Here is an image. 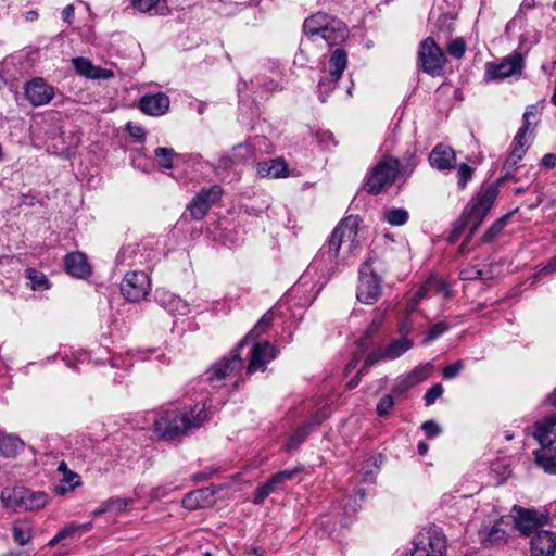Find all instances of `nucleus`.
I'll return each instance as SVG.
<instances>
[{
	"instance_id": "nucleus-1",
	"label": "nucleus",
	"mask_w": 556,
	"mask_h": 556,
	"mask_svg": "<svg viewBox=\"0 0 556 556\" xmlns=\"http://www.w3.org/2000/svg\"><path fill=\"white\" fill-rule=\"evenodd\" d=\"M208 419L206 406L198 403L184 409L165 410L153 422L154 432L163 440L173 441L202 427Z\"/></svg>"
},
{
	"instance_id": "nucleus-2",
	"label": "nucleus",
	"mask_w": 556,
	"mask_h": 556,
	"mask_svg": "<svg viewBox=\"0 0 556 556\" xmlns=\"http://www.w3.org/2000/svg\"><path fill=\"white\" fill-rule=\"evenodd\" d=\"M358 222L356 217L344 218L332 231L326 245L320 250V256L326 258L333 268L340 260L352 256L359 249L357 241Z\"/></svg>"
},
{
	"instance_id": "nucleus-3",
	"label": "nucleus",
	"mask_w": 556,
	"mask_h": 556,
	"mask_svg": "<svg viewBox=\"0 0 556 556\" xmlns=\"http://www.w3.org/2000/svg\"><path fill=\"white\" fill-rule=\"evenodd\" d=\"M303 31L311 40L321 39L329 47L340 45L349 37L345 23L326 12H316L305 18Z\"/></svg>"
},
{
	"instance_id": "nucleus-4",
	"label": "nucleus",
	"mask_w": 556,
	"mask_h": 556,
	"mask_svg": "<svg viewBox=\"0 0 556 556\" xmlns=\"http://www.w3.org/2000/svg\"><path fill=\"white\" fill-rule=\"evenodd\" d=\"M497 194V188L490 186L482 194L472 201L469 210L463 214V216L470 223L471 227L462 247H464L476 233L495 202Z\"/></svg>"
},
{
	"instance_id": "nucleus-5",
	"label": "nucleus",
	"mask_w": 556,
	"mask_h": 556,
	"mask_svg": "<svg viewBox=\"0 0 556 556\" xmlns=\"http://www.w3.org/2000/svg\"><path fill=\"white\" fill-rule=\"evenodd\" d=\"M400 173V163L396 159L384 157L370 172L367 179V190L378 194L386 187L391 186Z\"/></svg>"
},
{
	"instance_id": "nucleus-6",
	"label": "nucleus",
	"mask_w": 556,
	"mask_h": 556,
	"mask_svg": "<svg viewBox=\"0 0 556 556\" xmlns=\"http://www.w3.org/2000/svg\"><path fill=\"white\" fill-rule=\"evenodd\" d=\"M418 63L420 68L435 77L439 76L446 63L443 50L437 45L432 37H427L419 45Z\"/></svg>"
},
{
	"instance_id": "nucleus-7",
	"label": "nucleus",
	"mask_w": 556,
	"mask_h": 556,
	"mask_svg": "<svg viewBox=\"0 0 556 556\" xmlns=\"http://www.w3.org/2000/svg\"><path fill=\"white\" fill-rule=\"evenodd\" d=\"M445 538L442 531L431 527L418 534L414 548L406 556H446Z\"/></svg>"
},
{
	"instance_id": "nucleus-8",
	"label": "nucleus",
	"mask_w": 556,
	"mask_h": 556,
	"mask_svg": "<svg viewBox=\"0 0 556 556\" xmlns=\"http://www.w3.org/2000/svg\"><path fill=\"white\" fill-rule=\"evenodd\" d=\"M381 295V279L370 269L369 261L362 264L359 268V283L356 298L364 304H374Z\"/></svg>"
},
{
	"instance_id": "nucleus-9",
	"label": "nucleus",
	"mask_w": 556,
	"mask_h": 556,
	"mask_svg": "<svg viewBox=\"0 0 556 556\" xmlns=\"http://www.w3.org/2000/svg\"><path fill=\"white\" fill-rule=\"evenodd\" d=\"M523 68V59L520 53H513L500 63H486L485 81L503 80L511 76H520Z\"/></svg>"
},
{
	"instance_id": "nucleus-10",
	"label": "nucleus",
	"mask_w": 556,
	"mask_h": 556,
	"mask_svg": "<svg viewBox=\"0 0 556 556\" xmlns=\"http://www.w3.org/2000/svg\"><path fill=\"white\" fill-rule=\"evenodd\" d=\"M151 289L150 278L143 271L127 273L121 283L122 294L130 302L143 300Z\"/></svg>"
},
{
	"instance_id": "nucleus-11",
	"label": "nucleus",
	"mask_w": 556,
	"mask_h": 556,
	"mask_svg": "<svg viewBox=\"0 0 556 556\" xmlns=\"http://www.w3.org/2000/svg\"><path fill=\"white\" fill-rule=\"evenodd\" d=\"M515 528L525 536H533L536 531H541L542 526L547 520L543 515H539L534 509H527L515 505L513 507Z\"/></svg>"
},
{
	"instance_id": "nucleus-12",
	"label": "nucleus",
	"mask_w": 556,
	"mask_h": 556,
	"mask_svg": "<svg viewBox=\"0 0 556 556\" xmlns=\"http://www.w3.org/2000/svg\"><path fill=\"white\" fill-rule=\"evenodd\" d=\"M223 189L220 186H212L198 192L188 204V211L195 220H201L207 214L208 210L222 197Z\"/></svg>"
},
{
	"instance_id": "nucleus-13",
	"label": "nucleus",
	"mask_w": 556,
	"mask_h": 556,
	"mask_svg": "<svg viewBox=\"0 0 556 556\" xmlns=\"http://www.w3.org/2000/svg\"><path fill=\"white\" fill-rule=\"evenodd\" d=\"M26 99L34 106H42L51 102L55 96L54 87L49 85L43 78L36 77L27 81L24 87Z\"/></svg>"
},
{
	"instance_id": "nucleus-14",
	"label": "nucleus",
	"mask_w": 556,
	"mask_h": 556,
	"mask_svg": "<svg viewBox=\"0 0 556 556\" xmlns=\"http://www.w3.org/2000/svg\"><path fill=\"white\" fill-rule=\"evenodd\" d=\"M242 346L243 343H240L230 357H225L213 365L212 368L207 371V380L220 381L231 375L233 371L241 369L243 362L239 351L242 349Z\"/></svg>"
},
{
	"instance_id": "nucleus-15",
	"label": "nucleus",
	"mask_w": 556,
	"mask_h": 556,
	"mask_svg": "<svg viewBox=\"0 0 556 556\" xmlns=\"http://www.w3.org/2000/svg\"><path fill=\"white\" fill-rule=\"evenodd\" d=\"M277 352V349L267 341L254 344L251 351L248 372L264 371L266 365L276 357Z\"/></svg>"
},
{
	"instance_id": "nucleus-16",
	"label": "nucleus",
	"mask_w": 556,
	"mask_h": 556,
	"mask_svg": "<svg viewBox=\"0 0 556 556\" xmlns=\"http://www.w3.org/2000/svg\"><path fill=\"white\" fill-rule=\"evenodd\" d=\"M428 162L432 168L438 170H448L455 165L456 154L452 147L444 143H438L429 153Z\"/></svg>"
},
{
	"instance_id": "nucleus-17",
	"label": "nucleus",
	"mask_w": 556,
	"mask_h": 556,
	"mask_svg": "<svg viewBox=\"0 0 556 556\" xmlns=\"http://www.w3.org/2000/svg\"><path fill=\"white\" fill-rule=\"evenodd\" d=\"M169 98L164 92L144 94L139 100V109L147 115L161 116L169 109Z\"/></svg>"
},
{
	"instance_id": "nucleus-18",
	"label": "nucleus",
	"mask_w": 556,
	"mask_h": 556,
	"mask_svg": "<svg viewBox=\"0 0 556 556\" xmlns=\"http://www.w3.org/2000/svg\"><path fill=\"white\" fill-rule=\"evenodd\" d=\"M531 556H554L556 534L549 530L536 531L531 538Z\"/></svg>"
},
{
	"instance_id": "nucleus-19",
	"label": "nucleus",
	"mask_w": 556,
	"mask_h": 556,
	"mask_svg": "<svg viewBox=\"0 0 556 556\" xmlns=\"http://www.w3.org/2000/svg\"><path fill=\"white\" fill-rule=\"evenodd\" d=\"M533 437L541 447L552 446L556 440V413L545 417L534 425Z\"/></svg>"
},
{
	"instance_id": "nucleus-20",
	"label": "nucleus",
	"mask_w": 556,
	"mask_h": 556,
	"mask_svg": "<svg viewBox=\"0 0 556 556\" xmlns=\"http://www.w3.org/2000/svg\"><path fill=\"white\" fill-rule=\"evenodd\" d=\"M155 299L170 314L186 315L190 312L188 302L168 290H156Z\"/></svg>"
},
{
	"instance_id": "nucleus-21",
	"label": "nucleus",
	"mask_w": 556,
	"mask_h": 556,
	"mask_svg": "<svg viewBox=\"0 0 556 556\" xmlns=\"http://www.w3.org/2000/svg\"><path fill=\"white\" fill-rule=\"evenodd\" d=\"M73 65L75 71L79 75L85 76L89 79H110L114 76L113 71L94 66L86 58L79 56L73 59Z\"/></svg>"
},
{
	"instance_id": "nucleus-22",
	"label": "nucleus",
	"mask_w": 556,
	"mask_h": 556,
	"mask_svg": "<svg viewBox=\"0 0 556 556\" xmlns=\"http://www.w3.org/2000/svg\"><path fill=\"white\" fill-rule=\"evenodd\" d=\"M435 290V292H445V296H448V290L445 286V282L438 278L428 279L416 292V294L408 301L407 303V314L409 315L414 312L417 305L420 303L422 299L428 296V293Z\"/></svg>"
},
{
	"instance_id": "nucleus-23",
	"label": "nucleus",
	"mask_w": 556,
	"mask_h": 556,
	"mask_svg": "<svg viewBox=\"0 0 556 556\" xmlns=\"http://www.w3.org/2000/svg\"><path fill=\"white\" fill-rule=\"evenodd\" d=\"M64 266L66 271L76 278H85L91 271L86 255L80 252L68 253L64 257Z\"/></svg>"
},
{
	"instance_id": "nucleus-24",
	"label": "nucleus",
	"mask_w": 556,
	"mask_h": 556,
	"mask_svg": "<svg viewBox=\"0 0 556 556\" xmlns=\"http://www.w3.org/2000/svg\"><path fill=\"white\" fill-rule=\"evenodd\" d=\"M256 172L260 176L266 178H286L289 176L288 164L283 159H274L261 162L256 165Z\"/></svg>"
},
{
	"instance_id": "nucleus-25",
	"label": "nucleus",
	"mask_w": 556,
	"mask_h": 556,
	"mask_svg": "<svg viewBox=\"0 0 556 556\" xmlns=\"http://www.w3.org/2000/svg\"><path fill=\"white\" fill-rule=\"evenodd\" d=\"M533 459L544 472L556 475V446L541 447L533 451Z\"/></svg>"
},
{
	"instance_id": "nucleus-26",
	"label": "nucleus",
	"mask_w": 556,
	"mask_h": 556,
	"mask_svg": "<svg viewBox=\"0 0 556 556\" xmlns=\"http://www.w3.org/2000/svg\"><path fill=\"white\" fill-rule=\"evenodd\" d=\"M22 501L20 510H38L48 504L49 496L42 491H33L25 488Z\"/></svg>"
},
{
	"instance_id": "nucleus-27",
	"label": "nucleus",
	"mask_w": 556,
	"mask_h": 556,
	"mask_svg": "<svg viewBox=\"0 0 556 556\" xmlns=\"http://www.w3.org/2000/svg\"><path fill=\"white\" fill-rule=\"evenodd\" d=\"M504 520L500 518L491 527H483L479 530V536L483 544H496L504 542L506 539V531L503 528Z\"/></svg>"
},
{
	"instance_id": "nucleus-28",
	"label": "nucleus",
	"mask_w": 556,
	"mask_h": 556,
	"mask_svg": "<svg viewBox=\"0 0 556 556\" xmlns=\"http://www.w3.org/2000/svg\"><path fill=\"white\" fill-rule=\"evenodd\" d=\"M348 65V54L344 49H336L329 59V74L333 84L338 83L342 77Z\"/></svg>"
},
{
	"instance_id": "nucleus-29",
	"label": "nucleus",
	"mask_w": 556,
	"mask_h": 556,
	"mask_svg": "<svg viewBox=\"0 0 556 556\" xmlns=\"http://www.w3.org/2000/svg\"><path fill=\"white\" fill-rule=\"evenodd\" d=\"M13 541L20 545H27L33 539V525L26 519H20L12 525Z\"/></svg>"
},
{
	"instance_id": "nucleus-30",
	"label": "nucleus",
	"mask_w": 556,
	"mask_h": 556,
	"mask_svg": "<svg viewBox=\"0 0 556 556\" xmlns=\"http://www.w3.org/2000/svg\"><path fill=\"white\" fill-rule=\"evenodd\" d=\"M24 490V486L4 488L0 494L3 506L5 508L20 510L23 502Z\"/></svg>"
},
{
	"instance_id": "nucleus-31",
	"label": "nucleus",
	"mask_w": 556,
	"mask_h": 556,
	"mask_svg": "<svg viewBox=\"0 0 556 556\" xmlns=\"http://www.w3.org/2000/svg\"><path fill=\"white\" fill-rule=\"evenodd\" d=\"M324 417H314L313 421L306 425H302L295 429V431L290 435L287 442V450L292 451L295 450L300 444L304 442L306 437L312 430L314 425H318L321 422Z\"/></svg>"
},
{
	"instance_id": "nucleus-32",
	"label": "nucleus",
	"mask_w": 556,
	"mask_h": 556,
	"mask_svg": "<svg viewBox=\"0 0 556 556\" xmlns=\"http://www.w3.org/2000/svg\"><path fill=\"white\" fill-rule=\"evenodd\" d=\"M413 346V341L408 338H400L396 340H392L386 346V354L388 359H396L410 350Z\"/></svg>"
},
{
	"instance_id": "nucleus-33",
	"label": "nucleus",
	"mask_w": 556,
	"mask_h": 556,
	"mask_svg": "<svg viewBox=\"0 0 556 556\" xmlns=\"http://www.w3.org/2000/svg\"><path fill=\"white\" fill-rule=\"evenodd\" d=\"M387 311H388L387 308H384V309H380V308L376 309L375 315H374L370 324L368 325V327L364 331V334L359 339V343L363 346L367 345V341H369L377 333L378 329L383 324V320H384L386 315H387Z\"/></svg>"
},
{
	"instance_id": "nucleus-34",
	"label": "nucleus",
	"mask_w": 556,
	"mask_h": 556,
	"mask_svg": "<svg viewBox=\"0 0 556 556\" xmlns=\"http://www.w3.org/2000/svg\"><path fill=\"white\" fill-rule=\"evenodd\" d=\"M22 448V441L12 435L0 433V454L7 457H13Z\"/></svg>"
},
{
	"instance_id": "nucleus-35",
	"label": "nucleus",
	"mask_w": 556,
	"mask_h": 556,
	"mask_svg": "<svg viewBox=\"0 0 556 556\" xmlns=\"http://www.w3.org/2000/svg\"><path fill=\"white\" fill-rule=\"evenodd\" d=\"M534 106H529L523 113V125L517 131L513 147H528L526 135L529 131L530 118L535 117Z\"/></svg>"
},
{
	"instance_id": "nucleus-36",
	"label": "nucleus",
	"mask_w": 556,
	"mask_h": 556,
	"mask_svg": "<svg viewBox=\"0 0 556 556\" xmlns=\"http://www.w3.org/2000/svg\"><path fill=\"white\" fill-rule=\"evenodd\" d=\"M409 214L403 207H392L383 212V220L391 226H403L408 220Z\"/></svg>"
},
{
	"instance_id": "nucleus-37",
	"label": "nucleus",
	"mask_w": 556,
	"mask_h": 556,
	"mask_svg": "<svg viewBox=\"0 0 556 556\" xmlns=\"http://www.w3.org/2000/svg\"><path fill=\"white\" fill-rule=\"evenodd\" d=\"M79 529H86V530H89L90 529V523H85V525H76V523H71L64 528H62L49 542H48V546L50 547H54L59 542H61L62 540L73 535L77 530Z\"/></svg>"
},
{
	"instance_id": "nucleus-38",
	"label": "nucleus",
	"mask_w": 556,
	"mask_h": 556,
	"mask_svg": "<svg viewBox=\"0 0 556 556\" xmlns=\"http://www.w3.org/2000/svg\"><path fill=\"white\" fill-rule=\"evenodd\" d=\"M433 370V365L431 363H426L422 365L416 366L412 371L406 374L408 379L413 382L414 386L427 380L430 374Z\"/></svg>"
},
{
	"instance_id": "nucleus-39",
	"label": "nucleus",
	"mask_w": 556,
	"mask_h": 556,
	"mask_svg": "<svg viewBox=\"0 0 556 556\" xmlns=\"http://www.w3.org/2000/svg\"><path fill=\"white\" fill-rule=\"evenodd\" d=\"M254 156V151L251 144L242 143L238 144L233 148L231 153V161L233 163H245L252 160Z\"/></svg>"
},
{
	"instance_id": "nucleus-40",
	"label": "nucleus",
	"mask_w": 556,
	"mask_h": 556,
	"mask_svg": "<svg viewBox=\"0 0 556 556\" xmlns=\"http://www.w3.org/2000/svg\"><path fill=\"white\" fill-rule=\"evenodd\" d=\"M273 319H274V317H273L271 312H267L266 314H264L262 316V318L257 321V324L253 327V329L248 333V336L241 343L244 344L245 340H248V339L253 340V339L260 337L261 334H263L268 329L270 324L273 323Z\"/></svg>"
},
{
	"instance_id": "nucleus-41",
	"label": "nucleus",
	"mask_w": 556,
	"mask_h": 556,
	"mask_svg": "<svg viewBox=\"0 0 556 556\" xmlns=\"http://www.w3.org/2000/svg\"><path fill=\"white\" fill-rule=\"evenodd\" d=\"M176 155V152L172 148H156L154 150V156L157 161V164L165 168H173V157Z\"/></svg>"
},
{
	"instance_id": "nucleus-42",
	"label": "nucleus",
	"mask_w": 556,
	"mask_h": 556,
	"mask_svg": "<svg viewBox=\"0 0 556 556\" xmlns=\"http://www.w3.org/2000/svg\"><path fill=\"white\" fill-rule=\"evenodd\" d=\"M26 277L30 280L33 290H47L49 288L46 275L35 268H28Z\"/></svg>"
},
{
	"instance_id": "nucleus-43",
	"label": "nucleus",
	"mask_w": 556,
	"mask_h": 556,
	"mask_svg": "<svg viewBox=\"0 0 556 556\" xmlns=\"http://www.w3.org/2000/svg\"><path fill=\"white\" fill-rule=\"evenodd\" d=\"M79 476L73 471L65 472L63 480L59 485L55 486V492L58 494H64L68 490H73L74 488L80 484Z\"/></svg>"
},
{
	"instance_id": "nucleus-44",
	"label": "nucleus",
	"mask_w": 556,
	"mask_h": 556,
	"mask_svg": "<svg viewBox=\"0 0 556 556\" xmlns=\"http://www.w3.org/2000/svg\"><path fill=\"white\" fill-rule=\"evenodd\" d=\"M521 161V159L518 157L517 154H510L506 159L503 169L506 172L504 176L497 179L498 184H502L506 180H514L516 181V177L513 175V170L517 168L518 163Z\"/></svg>"
},
{
	"instance_id": "nucleus-45",
	"label": "nucleus",
	"mask_w": 556,
	"mask_h": 556,
	"mask_svg": "<svg viewBox=\"0 0 556 556\" xmlns=\"http://www.w3.org/2000/svg\"><path fill=\"white\" fill-rule=\"evenodd\" d=\"M507 218L508 217H502V218L497 219L495 223H493L489 227V229L485 231V233L483 235L482 241L491 242L495 238H497L500 236V233L503 231V229L506 225Z\"/></svg>"
},
{
	"instance_id": "nucleus-46",
	"label": "nucleus",
	"mask_w": 556,
	"mask_h": 556,
	"mask_svg": "<svg viewBox=\"0 0 556 556\" xmlns=\"http://www.w3.org/2000/svg\"><path fill=\"white\" fill-rule=\"evenodd\" d=\"M450 329V325L445 321H439L430 327L426 333L425 343L438 339Z\"/></svg>"
},
{
	"instance_id": "nucleus-47",
	"label": "nucleus",
	"mask_w": 556,
	"mask_h": 556,
	"mask_svg": "<svg viewBox=\"0 0 556 556\" xmlns=\"http://www.w3.org/2000/svg\"><path fill=\"white\" fill-rule=\"evenodd\" d=\"M276 485L268 479L265 483L260 484L256 488L255 496L253 502L255 504H262L264 500L275 490Z\"/></svg>"
},
{
	"instance_id": "nucleus-48",
	"label": "nucleus",
	"mask_w": 556,
	"mask_h": 556,
	"mask_svg": "<svg viewBox=\"0 0 556 556\" xmlns=\"http://www.w3.org/2000/svg\"><path fill=\"white\" fill-rule=\"evenodd\" d=\"M415 387L407 375H402L396 379L394 387L392 388V394L401 396L405 394L409 389Z\"/></svg>"
},
{
	"instance_id": "nucleus-49",
	"label": "nucleus",
	"mask_w": 556,
	"mask_h": 556,
	"mask_svg": "<svg viewBox=\"0 0 556 556\" xmlns=\"http://www.w3.org/2000/svg\"><path fill=\"white\" fill-rule=\"evenodd\" d=\"M394 406L393 394H387L382 396L377 403L376 410L378 416L383 417L389 414V412Z\"/></svg>"
},
{
	"instance_id": "nucleus-50",
	"label": "nucleus",
	"mask_w": 556,
	"mask_h": 556,
	"mask_svg": "<svg viewBox=\"0 0 556 556\" xmlns=\"http://www.w3.org/2000/svg\"><path fill=\"white\" fill-rule=\"evenodd\" d=\"M447 51L452 56L456 59L463 58L466 51L465 40L463 38L453 39L447 46Z\"/></svg>"
},
{
	"instance_id": "nucleus-51",
	"label": "nucleus",
	"mask_w": 556,
	"mask_h": 556,
	"mask_svg": "<svg viewBox=\"0 0 556 556\" xmlns=\"http://www.w3.org/2000/svg\"><path fill=\"white\" fill-rule=\"evenodd\" d=\"M299 472H300L299 468L286 469V470H281L277 473H275L269 479L271 480V483H274L275 485H278L280 483H283L288 480L293 479Z\"/></svg>"
},
{
	"instance_id": "nucleus-52",
	"label": "nucleus",
	"mask_w": 556,
	"mask_h": 556,
	"mask_svg": "<svg viewBox=\"0 0 556 556\" xmlns=\"http://www.w3.org/2000/svg\"><path fill=\"white\" fill-rule=\"evenodd\" d=\"M473 169L469 165L462 163L458 166L457 169V176H458V187L460 189H464L467 185V181H469L472 177Z\"/></svg>"
},
{
	"instance_id": "nucleus-53",
	"label": "nucleus",
	"mask_w": 556,
	"mask_h": 556,
	"mask_svg": "<svg viewBox=\"0 0 556 556\" xmlns=\"http://www.w3.org/2000/svg\"><path fill=\"white\" fill-rule=\"evenodd\" d=\"M383 359H388L387 354H386V348L372 350L366 356L363 368L365 369V368L372 366Z\"/></svg>"
},
{
	"instance_id": "nucleus-54",
	"label": "nucleus",
	"mask_w": 556,
	"mask_h": 556,
	"mask_svg": "<svg viewBox=\"0 0 556 556\" xmlns=\"http://www.w3.org/2000/svg\"><path fill=\"white\" fill-rule=\"evenodd\" d=\"M443 394V387L441 383L433 384L425 394V405L431 406L437 399Z\"/></svg>"
},
{
	"instance_id": "nucleus-55",
	"label": "nucleus",
	"mask_w": 556,
	"mask_h": 556,
	"mask_svg": "<svg viewBox=\"0 0 556 556\" xmlns=\"http://www.w3.org/2000/svg\"><path fill=\"white\" fill-rule=\"evenodd\" d=\"M465 364L462 359L456 361L453 364L447 365L443 369V377L445 379H453L464 369Z\"/></svg>"
},
{
	"instance_id": "nucleus-56",
	"label": "nucleus",
	"mask_w": 556,
	"mask_h": 556,
	"mask_svg": "<svg viewBox=\"0 0 556 556\" xmlns=\"http://www.w3.org/2000/svg\"><path fill=\"white\" fill-rule=\"evenodd\" d=\"M160 0H132L131 7L140 13H148L159 4Z\"/></svg>"
},
{
	"instance_id": "nucleus-57",
	"label": "nucleus",
	"mask_w": 556,
	"mask_h": 556,
	"mask_svg": "<svg viewBox=\"0 0 556 556\" xmlns=\"http://www.w3.org/2000/svg\"><path fill=\"white\" fill-rule=\"evenodd\" d=\"M467 225H470V223L464 216H462L453 227L448 238L450 242H455V240L462 235Z\"/></svg>"
},
{
	"instance_id": "nucleus-58",
	"label": "nucleus",
	"mask_w": 556,
	"mask_h": 556,
	"mask_svg": "<svg viewBox=\"0 0 556 556\" xmlns=\"http://www.w3.org/2000/svg\"><path fill=\"white\" fill-rule=\"evenodd\" d=\"M421 429L428 438H433L441 433V427L433 420H427L421 425Z\"/></svg>"
},
{
	"instance_id": "nucleus-59",
	"label": "nucleus",
	"mask_w": 556,
	"mask_h": 556,
	"mask_svg": "<svg viewBox=\"0 0 556 556\" xmlns=\"http://www.w3.org/2000/svg\"><path fill=\"white\" fill-rule=\"evenodd\" d=\"M202 495V491H195L186 495L182 504L188 509H195L199 507V497Z\"/></svg>"
},
{
	"instance_id": "nucleus-60",
	"label": "nucleus",
	"mask_w": 556,
	"mask_h": 556,
	"mask_svg": "<svg viewBox=\"0 0 556 556\" xmlns=\"http://www.w3.org/2000/svg\"><path fill=\"white\" fill-rule=\"evenodd\" d=\"M418 160L415 153H409L405 159V164L402 166V172L410 174L417 167Z\"/></svg>"
},
{
	"instance_id": "nucleus-61",
	"label": "nucleus",
	"mask_w": 556,
	"mask_h": 556,
	"mask_svg": "<svg viewBox=\"0 0 556 556\" xmlns=\"http://www.w3.org/2000/svg\"><path fill=\"white\" fill-rule=\"evenodd\" d=\"M126 128L129 135L138 140H141L146 135L144 129L140 125L134 124L131 122L127 123Z\"/></svg>"
},
{
	"instance_id": "nucleus-62",
	"label": "nucleus",
	"mask_w": 556,
	"mask_h": 556,
	"mask_svg": "<svg viewBox=\"0 0 556 556\" xmlns=\"http://www.w3.org/2000/svg\"><path fill=\"white\" fill-rule=\"evenodd\" d=\"M109 506L110 511L121 513L123 511L127 506V501L124 498H115L110 500L106 502Z\"/></svg>"
},
{
	"instance_id": "nucleus-63",
	"label": "nucleus",
	"mask_w": 556,
	"mask_h": 556,
	"mask_svg": "<svg viewBox=\"0 0 556 556\" xmlns=\"http://www.w3.org/2000/svg\"><path fill=\"white\" fill-rule=\"evenodd\" d=\"M401 338H408V334L412 331V324L408 317H406L399 326L397 329Z\"/></svg>"
},
{
	"instance_id": "nucleus-64",
	"label": "nucleus",
	"mask_w": 556,
	"mask_h": 556,
	"mask_svg": "<svg viewBox=\"0 0 556 556\" xmlns=\"http://www.w3.org/2000/svg\"><path fill=\"white\" fill-rule=\"evenodd\" d=\"M556 271V255L549 260L546 266H544L541 270V274H552Z\"/></svg>"
}]
</instances>
